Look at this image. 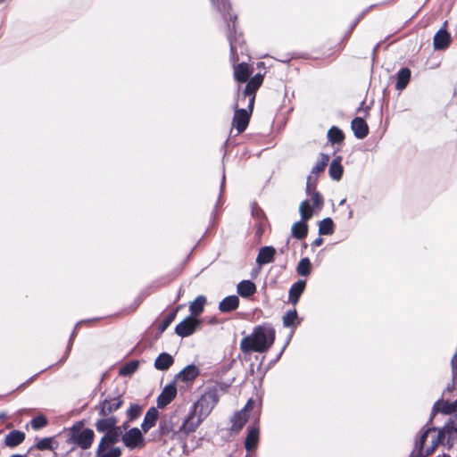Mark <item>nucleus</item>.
<instances>
[{"label":"nucleus","instance_id":"nucleus-31","mask_svg":"<svg viewBox=\"0 0 457 457\" xmlns=\"http://www.w3.org/2000/svg\"><path fill=\"white\" fill-rule=\"evenodd\" d=\"M159 434L161 436L173 437L175 435V425L170 419H164L160 421Z\"/></svg>","mask_w":457,"mask_h":457},{"label":"nucleus","instance_id":"nucleus-43","mask_svg":"<svg viewBox=\"0 0 457 457\" xmlns=\"http://www.w3.org/2000/svg\"><path fill=\"white\" fill-rule=\"evenodd\" d=\"M142 298L140 297H137L134 300V302L129 305L128 306L127 308H125L123 311H122V314L123 315H129L131 313H133L134 312L137 311V309L139 307V305L141 304L142 303Z\"/></svg>","mask_w":457,"mask_h":457},{"label":"nucleus","instance_id":"nucleus-9","mask_svg":"<svg viewBox=\"0 0 457 457\" xmlns=\"http://www.w3.org/2000/svg\"><path fill=\"white\" fill-rule=\"evenodd\" d=\"M329 155L320 154L316 164L312 167L311 175L307 178L306 193H310L311 189L316 188L317 177L323 173L329 162Z\"/></svg>","mask_w":457,"mask_h":457},{"label":"nucleus","instance_id":"nucleus-36","mask_svg":"<svg viewBox=\"0 0 457 457\" xmlns=\"http://www.w3.org/2000/svg\"><path fill=\"white\" fill-rule=\"evenodd\" d=\"M143 412V406L138 403H131L126 411V416L129 421H133L138 419Z\"/></svg>","mask_w":457,"mask_h":457},{"label":"nucleus","instance_id":"nucleus-15","mask_svg":"<svg viewBox=\"0 0 457 457\" xmlns=\"http://www.w3.org/2000/svg\"><path fill=\"white\" fill-rule=\"evenodd\" d=\"M177 395V387L174 384L166 385L157 398V406L164 408L170 404Z\"/></svg>","mask_w":457,"mask_h":457},{"label":"nucleus","instance_id":"nucleus-21","mask_svg":"<svg viewBox=\"0 0 457 457\" xmlns=\"http://www.w3.org/2000/svg\"><path fill=\"white\" fill-rule=\"evenodd\" d=\"M276 249L273 246H263L259 250L256 262L259 265L270 263L274 261Z\"/></svg>","mask_w":457,"mask_h":457},{"label":"nucleus","instance_id":"nucleus-41","mask_svg":"<svg viewBox=\"0 0 457 457\" xmlns=\"http://www.w3.org/2000/svg\"><path fill=\"white\" fill-rule=\"evenodd\" d=\"M308 195H311L312 204L317 208H321L323 206L324 201L322 195L314 189H311L310 193H307Z\"/></svg>","mask_w":457,"mask_h":457},{"label":"nucleus","instance_id":"nucleus-12","mask_svg":"<svg viewBox=\"0 0 457 457\" xmlns=\"http://www.w3.org/2000/svg\"><path fill=\"white\" fill-rule=\"evenodd\" d=\"M200 325V320L189 315L176 326L175 333L181 337H187L193 335Z\"/></svg>","mask_w":457,"mask_h":457},{"label":"nucleus","instance_id":"nucleus-14","mask_svg":"<svg viewBox=\"0 0 457 457\" xmlns=\"http://www.w3.org/2000/svg\"><path fill=\"white\" fill-rule=\"evenodd\" d=\"M457 411V399L452 403L449 401H445L443 399H440L436 401L433 406L431 417H430V422L434 419V417L438 413L441 412L443 414H452L453 412Z\"/></svg>","mask_w":457,"mask_h":457},{"label":"nucleus","instance_id":"nucleus-33","mask_svg":"<svg viewBox=\"0 0 457 457\" xmlns=\"http://www.w3.org/2000/svg\"><path fill=\"white\" fill-rule=\"evenodd\" d=\"M345 138V133L338 127L332 126L328 131V139L333 145L343 143Z\"/></svg>","mask_w":457,"mask_h":457},{"label":"nucleus","instance_id":"nucleus-28","mask_svg":"<svg viewBox=\"0 0 457 457\" xmlns=\"http://www.w3.org/2000/svg\"><path fill=\"white\" fill-rule=\"evenodd\" d=\"M255 292L256 285L251 280H242L237 284V293L244 298L252 296Z\"/></svg>","mask_w":457,"mask_h":457},{"label":"nucleus","instance_id":"nucleus-40","mask_svg":"<svg viewBox=\"0 0 457 457\" xmlns=\"http://www.w3.org/2000/svg\"><path fill=\"white\" fill-rule=\"evenodd\" d=\"M47 419L44 415H38L34 417L31 421V427L34 430H38L47 425Z\"/></svg>","mask_w":457,"mask_h":457},{"label":"nucleus","instance_id":"nucleus-52","mask_svg":"<svg viewBox=\"0 0 457 457\" xmlns=\"http://www.w3.org/2000/svg\"><path fill=\"white\" fill-rule=\"evenodd\" d=\"M453 387H454L453 386H452L451 387H450V386H448V387H447V389H448L449 391H452V390L453 389Z\"/></svg>","mask_w":457,"mask_h":457},{"label":"nucleus","instance_id":"nucleus-37","mask_svg":"<svg viewBox=\"0 0 457 457\" xmlns=\"http://www.w3.org/2000/svg\"><path fill=\"white\" fill-rule=\"evenodd\" d=\"M298 315L295 309L288 311L283 317L284 327H296L299 324Z\"/></svg>","mask_w":457,"mask_h":457},{"label":"nucleus","instance_id":"nucleus-39","mask_svg":"<svg viewBox=\"0 0 457 457\" xmlns=\"http://www.w3.org/2000/svg\"><path fill=\"white\" fill-rule=\"evenodd\" d=\"M138 365L139 363L137 361H129L120 369L119 374L124 377L130 376L136 372L138 369Z\"/></svg>","mask_w":457,"mask_h":457},{"label":"nucleus","instance_id":"nucleus-27","mask_svg":"<svg viewBox=\"0 0 457 457\" xmlns=\"http://www.w3.org/2000/svg\"><path fill=\"white\" fill-rule=\"evenodd\" d=\"M411 71L409 68H402L396 74L395 88L403 90L410 82Z\"/></svg>","mask_w":457,"mask_h":457},{"label":"nucleus","instance_id":"nucleus-49","mask_svg":"<svg viewBox=\"0 0 457 457\" xmlns=\"http://www.w3.org/2000/svg\"><path fill=\"white\" fill-rule=\"evenodd\" d=\"M11 457H25V456L21 455V454H12Z\"/></svg>","mask_w":457,"mask_h":457},{"label":"nucleus","instance_id":"nucleus-42","mask_svg":"<svg viewBox=\"0 0 457 457\" xmlns=\"http://www.w3.org/2000/svg\"><path fill=\"white\" fill-rule=\"evenodd\" d=\"M53 438L52 437H45L39 440L34 447L40 451L44 450H52L53 449Z\"/></svg>","mask_w":457,"mask_h":457},{"label":"nucleus","instance_id":"nucleus-11","mask_svg":"<svg viewBox=\"0 0 457 457\" xmlns=\"http://www.w3.org/2000/svg\"><path fill=\"white\" fill-rule=\"evenodd\" d=\"M204 418H202L195 410L191 408L187 418L183 421L182 425L179 427V433L187 436L188 435L194 433L198 427L204 420Z\"/></svg>","mask_w":457,"mask_h":457},{"label":"nucleus","instance_id":"nucleus-34","mask_svg":"<svg viewBox=\"0 0 457 457\" xmlns=\"http://www.w3.org/2000/svg\"><path fill=\"white\" fill-rule=\"evenodd\" d=\"M297 274L307 277L312 271V263L308 257L302 258L296 267Z\"/></svg>","mask_w":457,"mask_h":457},{"label":"nucleus","instance_id":"nucleus-3","mask_svg":"<svg viewBox=\"0 0 457 457\" xmlns=\"http://www.w3.org/2000/svg\"><path fill=\"white\" fill-rule=\"evenodd\" d=\"M264 76L261 73L255 74L251 78V80L245 85L243 93L242 100L248 98L246 109H239L237 104H235V112L232 120V125L236 129L237 134L243 133L249 125L250 119L253 111L256 92L263 83Z\"/></svg>","mask_w":457,"mask_h":457},{"label":"nucleus","instance_id":"nucleus-51","mask_svg":"<svg viewBox=\"0 0 457 457\" xmlns=\"http://www.w3.org/2000/svg\"><path fill=\"white\" fill-rule=\"evenodd\" d=\"M327 45H328V44H323V45H322V46H321V48H322V49L328 48V46H327Z\"/></svg>","mask_w":457,"mask_h":457},{"label":"nucleus","instance_id":"nucleus-20","mask_svg":"<svg viewBox=\"0 0 457 457\" xmlns=\"http://www.w3.org/2000/svg\"><path fill=\"white\" fill-rule=\"evenodd\" d=\"M259 428L257 427L251 428L248 430L247 436L245 440V448L248 454H252L258 445L259 443Z\"/></svg>","mask_w":457,"mask_h":457},{"label":"nucleus","instance_id":"nucleus-53","mask_svg":"<svg viewBox=\"0 0 457 457\" xmlns=\"http://www.w3.org/2000/svg\"><path fill=\"white\" fill-rule=\"evenodd\" d=\"M1 418H2V420H4L6 418V416L4 413H2Z\"/></svg>","mask_w":457,"mask_h":457},{"label":"nucleus","instance_id":"nucleus-19","mask_svg":"<svg viewBox=\"0 0 457 457\" xmlns=\"http://www.w3.org/2000/svg\"><path fill=\"white\" fill-rule=\"evenodd\" d=\"M159 411L155 407H151L145 413L144 420L141 424V428L144 433H147L152 428L156 425L158 420Z\"/></svg>","mask_w":457,"mask_h":457},{"label":"nucleus","instance_id":"nucleus-38","mask_svg":"<svg viewBox=\"0 0 457 457\" xmlns=\"http://www.w3.org/2000/svg\"><path fill=\"white\" fill-rule=\"evenodd\" d=\"M299 212H300L302 220L307 221L313 215V207L310 204L309 201L304 200L300 204Z\"/></svg>","mask_w":457,"mask_h":457},{"label":"nucleus","instance_id":"nucleus-29","mask_svg":"<svg viewBox=\"0 0 457 457\" xmlns=\"http://www.w3.org/2000/svg\"><path fill=\"white\" fill-rule=\"evenodd\" d=\"M173 363L174 359L170 353H162L154 361V368L158 370H167Z\"/></svg>","mask_w":457,"mask_h":457},{"label":"nucleus","instance_id":"nucleus-10","mask_svg":"<svg viewBox=\"0 0 457 457\" xmlns=\"http://www.w3.org/2000/svg\"><path fill=\"white\" fill-rule=\"evenodd\" d=\"M124 445L129 449L142 448L145 446V438L142 431L137 428H133L120 436Z\"/></svg>","mask_w":457,"mask_h":457},{"label":"nucleus","instance_id":"nucleus-25","mask_svg":"<svg viewBox=\"0 0 457 457\" xmlns=\"http://www.w3.org/2000/svg\"><path fill=\"white\" fill-rule=\"evenodd\" d=\"M206 302L207 300L204 295L196 296L195 300L189 304L190 316L195 318L200 316L204 311Z\"/></svg>","mask_w":457,"mask_h":457},{"label":"nucleus","instance_id":"nucleus-44","mask_svg":"<svg viewBox=\"0 0 457 457\" xmlns=\"http://www.w3.org/2000/svg\"><path fill=\"white\" fill-rule=\"evenodd\" d=\"M363 14H361L359 17H357L353 22L352 23L350 29H349V35L353 32L354 28L357 26V24L360 22V21L362 19Z\"/></svg>","mask_w":457,"mask_h":457},{"label":"nucleus","instance_id":"nucleus-32","mask_svg":"<svg viewBox=\"0 0 457 457\" xmlns=\"http://www.w3.org/2000/svg\"><path fill=\"white\" fill-rule=\"evenodd\" d=\"M179 308L180 306L176 307L172 312L167 314L163 320L158 325L155 338H159L162 336V334L167 329V328L172 323V321L175 320L177 316Z\"/></svg>","mask_w":457,"mask_h":457},{"label":"nucleus","instance_id":"nucleus-22","mask_svg":"<svg viewBox=\"0 0 457 457\" xmlns=\"http://www.w3.org/2000/svg\"><path fill=\"white\" fill-rule=\"evenodd\" d=\"M239 307V298L237 295H229L223 298L219 303L220 312L228 313L236 311Z\"/></svg>","mask_w":457,"mask_h":457},{"label":"nucleus","instance_id":"nucleus-45","mask_svg":"<svg viewBox=\"0 0 457 457\" xmlns=\"http://www.w3.org/2000/svg\"><path fill=\"white\" fill-rule=\"evenodd\" d=\"M322 244H323V238H322V237H317V238H316V239L312 243V246L317 247V246L321 245Z\"/></svg>","mask_w":457,"mask_h":457},{"label":"nucleus","instance_id":"nucleus-35","mask_svg":"<svg viewBox=\"0 0 457 457\" xmlns=\"http://www.w3.org/2000/svg\"><path fill=\"white\" fill-rule=\"evenodd\" d=\"M335 225L331 218L323 219L319 225L320 235H331L334 233Z\"/></svg>","mask_w":457,"mask_h":457},{"label":"nucleus","instance_id":"nucleus-24","mask_svg":"<svg viewBox=\"0 0 457 457\" xmlns=\"http://www.w3.org/2000/svg\"><path fill=\"white\" fill-rule=\"evenodd\" d=\"M25 439V433L21 430H12L4 437V445L8 447L13 448L21 445Z\"/></svg>","mask_w":457,"mask_h":457},{"label":"nucleus","instance_id":"nucleus-47","mask_svg":"<svg viewBox=\"0 0 457 457\" xmlns=\"http://www.w3.org/2000/svg\"><path fill=\"white\" fill-rule=\"evenodd\" d=\"M341 49L338 48L337 50L334 51L332 54L326 55V57L333 56V60L337 58L340 53Z\"/></svg>","mask_w":457,"mask_h":457},{"label":"nucleus","instance_id":"nucleus-55","mask_svg":"<svg viewBox=\"0 0 457 457\" xmlns=\"http://www.w3.org/2000/svg\"><path fill=\"white\" fill-rule=\"evenodd\" d=\"M258 232H259V233H262V228H261V227H259V228H258Z\"/></svg>","mask_w":457,"mask_h":457},{"label":"nucleus","instance_id":"nucleus-30","mask_svg":"<svg viewBox=\"0 0 457 457\" xmlns=\"http://www.w3.org/2000/svg\"><path fill=\"white\" fill-rule=\"evenodd\" d=\"M291 231L293 237L296 239H304L308 235V225L306 220H302L295 222L292 226Z\"/></svg>","mask_w":457,"mask_h":457},{"label":"nucleus","instance_id":"nucleus-16","mask_svg":"<svg viewBox=\"0 0 457 457\" xmlns=\"http://www.w3.org/2000/svg\"><path fill=\"white\" fill-rule=\"evenodd\" d=\"M451 35L445 29H439L434 36L433 46L436 50H444L451 44Z\"/></svg>","mask_w":457,"mask_h":457},{"label":"nucleus","instance_id":"nucleus-1","mask_svg":"<svg viewBox=\"0 0 457 457\" xmlns=\"http://www.w3.org/2000/svg\"><path fill=\"white\" fill-rule=\"evenodd\" d=\"M116 416H100L95 422L98 433H104L96 450V457H120L122 450L115 446L121 436V428L117 426Z\"/></svg>","mask_w":457,"mask_h":457},{"label":"nucleus","instance_id":"nucleus-17","mask_svg":"<svg viewBox=\"0 0 457 457\" xmlns=\"http://www.w3.org/2000/svg\"><path fill=\"white\" fill-rule=\"evenodd\" d=\"M351 128L354 136L359 139L366 137L369 134V126L363 118H354L351 122Z\"/></svg>","mask_w":457,"mask_h":457},{"label":"nucleus","instance_id":"nucleus-26","mask_svg":"<svg viewBox=\"0 0 457 457\" xmlns=\"http://www.w3.org/2000/svg\"><path fill=\"white\" fill-rule=\"evenodd\" d=\"M342 157L337 156L333 161L331 162L329 168H328V173L332 179L334 180H340L343 173H344V167L341 163Z\"/></svg>","mask_w":457,"mask_h":457},{"label":"nucleus","instance_id":"nucleus-46","mask_svg":"<svg viewBox=\"0 0 457 457\" xmlns=\"http://www.w3.org/2000/svg\"><path fill=\"white\" fill-rule=\"evenodd\" d=\"M129 420L127 419V420L125 422L122 423L121 426H120L121 428V432L124 430V431H128L127 429L129 428Z\"/></svg>","mask_w":457,"mask_h":457},{"label":"nucleus","instance_id":"nucleus-54","mask_svg":"<svg viewBox=\"0 0 457 457\" xmlns=\"http://www.w3.org/2000/svg\"><path fill=\"white\" fill-rule=\"evenodd\" d=\"M245 457H255L254 454H247Z\"/></svg>","mask_w":457,"mask_h":457},{"label":"nucleus","instance_id":"nucleus-18","mask_svg":"<svg viewBox=\"0 0 457 457\" xmlns=\"http://www.w3.org/2000/svg\"><path fill=\"white\" fill-rule=\"evenodd\" d=\"M305 287L306 281L303 279H299L291 286L288 293V301L292 304L295 305L298 303L300 296L305 289Z\"/></svg>","mask_w":457,"mask_h":457},{"label":"nucleus","instance_id":"nucleus-23","mask_svg":"<svg viewBox=\"0 0 457 457\" xmlns=\"http://www.w3.org/2000/svg\"><path fill=\"white\" fill-rule=\"evenodd\" d=\"M200 374L199 368L195 365H187L186 366L178 375L179 379L183 382H192L194 381Z\"/></svg>","mask_w":457,"mask_h":457},{"label":"nucleus","instance_id":"nucleus-8","mask_svg":"<svg viewBox=\"0 0 457 457\" xmlns=\"http://www.w3.org/2000/svg\"><path fill=\"white\" fill-rule=\"evenodd\" d=\"M123 403L124 400L121 395L115 396L108 395L95 406V410L98 412L99 416H113L112 413L119 410L123 405Z\"/></svg>","mask_w":457,"mask_h":457},{"label":"nucleus","instance_id":"nucleus-48","mask_svg":"<svg viewBox=\"0 0 457 457\" xmlns=\"http://www.w3.org/2000/svg\"><path fill=\"white\" fill-rule=\"evenodd\" d=\"M369 110H370V107H369V106H367V107H366V109H365L366 116H368V115H369Z\"/></svg>","mask_w":457,"mask_h":457},{"label":"nucleus","instance_id":"nucleus-13","mask_svg":"<svg viewBox=\"0 0 457 457\" xmlns=\"http://www.w3.org/2000/svg\"><path fill=\"white\" fill-rule=\"evenodd\" d=\"M253 402L252 399L248 400L245 408L239 411H237L233 417L231 418V431L235 433H238L245 425L248 420V415L246 413V410L252 408Z\"/></svg>","mask_w":457,"mask_h":457},{"label":"nucleus","instance_id":"nucleus-50","mask_svg":"<svg viewBox=\"0 0 457 457\" xmlns=\"http://www.w3.org/2000/svg\"><path fill=\"white\" fill-rule=\"evenodd\" d=\"M99 319H94V320H86L85 322H91V321H96V320H98Z\"/></svg>","mask_w":457,"mask_h":457},{"label":"nucleus","instance_id":"nucleus-4","mask_svg":"<svg viewBox=\"0 0 457 457\" xmlns=\"http://www.w3.org/2000/svg\"><path fill=\"white\" fill-rule=\"evenodd\" d=\"M276 331L271 325L263 324L253 328V332L244 337L240 341V350L243 353H266L273 345Z\"/></svg>","mask_w":457,"mask_h":457},{"label":"nucleus","instance_id":"nucleus-56","mask_svg":"<svg viewBox=\"0 0 457 457\" xmlns=\"http://www.w3.org/2000/svg\"><path fill=\"white\" fill-rule=\"evenodd\" d=\"M443 457H451L450 455L444 454Z\"/></svg>","mask_w":457,"mask_h":457},{"label":"nucleus","instance_id":"nucleus-5","mask_svg":"<svg viewBox=\"0 0 457 457\" xmlns=\"http://www.w3.org/2000/svg\"><path fill=\"white\" fill-rule=\"evenodd\" d=\"M230 21L231 23H228V38L230 46V61L233 64L234 79L239 83L246 82L247 84L251 80L249 78L252 75L253 69L245 62H238L240 58L237 53V43L239 40L237 37V17L235 16L233 19L231 18Z\"/></svg>","mask_w":457,"mask_h":457},{"label":"nucleus","instance_id":"nucleus-7","mask_svg":"<svg viewBox=\"0 0 457 457\" xmlns=\"http://www.w3.org/2000/svg\"><path fill=\"white\" fill-rule=\"evenodd\" d=\"M83 421H79L71 428V441L82 450H87L91 447L94 442L95 433L93 429L89 428H83Z\"/></svg>","mask_w":457,"mask_h":457},{"label":"nucleus","instance_id":"nucleus-6","mask_svg":"<svg viewBox=\"0 0 457 457\" xmlns=\"http://www.w3.org/2000/svg\"><path fill=\"white\" fill-rule=\"evenodd\" d=\"M219 394L218 390L215 387L209 388L206 390L201 397L194 403L192 406L193 410H195L196 412L202 417L206 419L213 408L219 403Z\"/></svg>","mask_w":457,"mask_h":457},{"label":"nucleus","instance_id":"nucleus-2","mask_svg":"<svg viewBox=\"0 0 457 457\" xmlns=\"http://www.w3.org/2000/svg\"><path fill=\"white\" fill-rule=\"evenodd\" d=\"M456 439L457 414L438 431L436 428H428L420 439L417 456L411 457H427L434 453L438 445H445L451 448Z\"/></svg>","mask_w":457,"mask_h":457}]
</instances>
